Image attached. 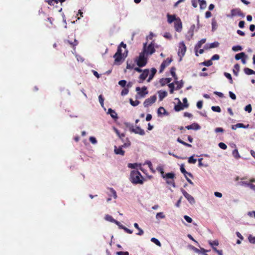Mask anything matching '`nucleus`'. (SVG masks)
Segmentation results:
<instances>
[{
  "instance_id": "37",
  "label": "nucleus",
  "mask_w": 255,
  "mask_h": 255,
  "mask_svg": "<svg viewBox=\"0 0 255 255\" xmlns=\"http://www.w3.org/2000/svg\"><path fill=\"white\" fill-rule=\"evenodd\" d=\"M172 60L171 58H167L166 60H164L162 62V63L164 64L165 66L167 67L170 64V63L172 62Z\"/></svg>"
},
{
  "instance_id": "56",
  "label": "nucleus",
  "mask_w": 255,
  "mask_h": 255,
  "mask_svg": "<svg viewBox=\"0 0 255 255\" xmlns=\"http://www.w3.org/2000/svg\"><path fill=\"white\" fill-rule=\"evenodd\" d=\"M184 218L188 223H191L192 222V218L189 217L188 216L185 215L184 216Z\"/></svg>"
},
{
  "instance_id": "20",
  "label": "nucleus",
  "mask_w": 255,
  "mask_h": 255,
  "mask_svg": "<svg viewBox=\"0 0 255 255\" xmlns=\"http://www.w3.org/2000/svg\"><path fill=\"white\" fill-rule=\"evenodd\" d=\"M156 72H157V70L155 68H151V73L149 75V76L147 80V81L148 82H149L153 79V78L154 77V75H155Z\"/></svg>"
},
{
  "instance_id": "26",
  "label": "nucleus",
  "mask_w": 255,
  "mask_h": 255,
  "mask_svg": "<svg viewBox=\"0 0 255 255\" xmlns=\"http://www.w3.org/2000/svg\"><path fill=\"white\" fill-rule=\"evenodd\" d=\"M240 65L239 64H236L234 65V69L233 70L234 74L237 76L238 75V73L240 71Z\"/></svg>"
},
{
  "instance_id": "30",
  "label": "nucleus",
  "mask_w": 255,
  "mask_h": 255,
  "mask_svg": "<svg viewBox=\"0 0 255 255\" xmlns=\"http://www.w3.org/2000/svg\"><path fill=\"white\" fill-rule=\"evenodd\" d=\"M200 1V7L201 9H203L206 7L207 4L206 1L205 0H198Z\"/></svg>"
},
{
  "instance_id": "44",
  "label": "nucleus",
  "mask_w": 255,
  "mask_h": 255,
  "mask_svg": "<svg viewBox=\"0 0 255 255\" xmlns=\"http://www.w3.org/2000/svg\"><path fill=\"white\" fill-rule=\"evenodd\" d=\"M212 27L213 30H215V29H216L217 27V22L214 19H213L212 21Z\"/></svg>"
},
{
  "instance_id": "52",
  "label": "nucleus",
  "mask_w": 255,
  "mask_h": 255,
  "mask_svg": "<svg viewBox=\"0 0 255 255\" xmlns=\"http://www.w3.org/2000/svg\"><path fill=\"white\" fill-rule=\"evenodd\" d=\"M127 81L125 80H121L119 82V84L122 87H125L126 85Z\"/></svg>"
},
{
  "instance_id": "17",
  "label": "nucleus",
  "mask_w": 255,
  "mask_h": 255,
  "mask_svg": "<svg viewBox=\"0 0 255 255\" xmlns=\"http://www.w3.org/2000/svg\"><path fill=\"white\" fill-rule=\"evenodd\" d=\"M167 21L169 23H171L173 21L175 22L177 17H176L175 15H171L170 14H167Z\"/></svg>"
},
{
  "instance_id": "13",
  "label": "nucleus",
  "mask_w": 255,
  "mask_h": 255,
  "mask_svg": "<svg viewBox=\"0 0 255 255\" xmlns=\"http://www.w3.org/2000/svg\"><path fill=\"white\" fill-rule=\"evenodd\" d=\"M187 129H195L198 130L200 128V126L196 123H193L190 125L187 126L185 127Z\"/></svg>"
},
{
  "instance_id": "59",
  "label": "nucleus",
  "mask_w": 255,
  "mask_h": 255,
  "mask_svg": "<svg viewBox=\"0 0 255 255\" xmlns=\"http://www.w3.org/2000/svg\"><path fill=\"white\" fill-rule=\"evenodd\" d=\"M192 6L196 8L198 5V0H192L191 1Z\"/></svg>"
},
{
  "instance_id": "64",
  "label": "nucleus",
  "mask_w": 255,
  "mask_h": 255,
  "mask_svg": "<svg viewBox=\"0 0 255 255\" xmlns=\"http://www.w3.org/2000/svg\"><path fill=\"white\" fill-rule=\"evenodd\" d=\"M118 255H129V253L128 252H117Z\"/></svg>"
},
{
  "instance_id": "61",
  "label": "nucleus",
  "mask_w": 255,
  "mask_h": 255,
  "mask_svg": "<svg viewBox=\"0 0 255 255\" xmlns=\"http://www.w3.org/2000/svg\"><path fill=\"white\" fill-rule=\"evenodd\" d=\"M229 94L230 97H231V98L232 99H233V100H236V96L232 92L230 91Z\"/></svg>"
},
{
  "instance_id": "57",
  "label": "nucleus",
  "mask_w": 255,
  "mask_h": 255,
  "mask_svg": "<svg viewBox=\"0 0 255 255\" xmlns=\"http://www.w3.org/2000/svg\"><path fill=\"white\" fill-rule=\"evenodd\" d=\"M175 71H176L175 67H172L171 68V69H170V73H171V75L172 76H175V74H176Z\"/></svg>"
},
{
  "instance_id": "47",
  "label": "nucleus",
  "mask_w": 255,
  "mask_h": 255,
  "mask_svg": "<svg viewBox=\"0 0 255 255\" xmlns=\"http://www.w3.org/2000/svg\"><path fill=\"white\" fill-rule=\"evenodd\" d=\"M249 241L251 243L255 244V237L250 235L248 238Z\"/></svg>"
},
{
  "instance_id": "11",
  "label": "nucleus",
  "mask_w": 255,
  "mask_h": 255,
  "mask_svg": "<svg viewBox=\"0 0 255 255\" xmlns=\"http://www.w3.org/2000/svg\"><path fill=\"white\" fill-rule=\"evenodd\" d=\"M181 192L190 203L194 204L195 203V200L194 198L191 195L188 194L184 189H182Z\"/></svg>"
},
{
  "instance_id": "5",
  "label": "nucleus",
  "mask_w": 255,
  "mask_h": 255,
  "mask_svg": "<svg viewBox=\"0 0 255 255\" xmlns=\"http://www.w3.org/2000/svg\"><path fill=\"white\" fill-rule=\"evenodd\" d=\"M135 90L137 92V95L140 98H144L148 94L147 88L145 86H143L141 88L137 87Z\"/></svg>"
},
{
  "instance_id": "58",
  "label": "nucleus",
  "mask_w": 255,
  "mask_h": 255,
  "mask_svg": "<svg viewBox=\"0 0 255 255\" xmlns=\"http://www.w3.org/2000/svg\"><path fill=\"white\" fill-rule=\"evenodd\" d=\"M121 228L124 229L127 233L128 234H132V230H130L128 229L127 228L122 226H121Z\"/></svg>"
},
{
  "instance_id": "42",
  "label": "nucleus",
  "mask_w": 255,
  "mask_h": 255,
  "mask_svg": "<svg viewBox=\"0 0 255 255\" xmlns=\"http://www.w3.org/2000/svg\"><path fill=\"white\" fill-rule=\"evenodd\" d=\"M236 127H238V128H249V125L248 124L247 126H245V125H244L242 123H238L236 125Z\"/></svg>"
},
{
  "instance_id": "45",
  "label": "nucleus",
  "mask_w": 255,
  "mask_h": 255,
  "mask_svg": "<svg viewBox=\"0 0 255 255\" xmlns=\"http://www.w3.org/2000/svg\"><path fill=\"white\" fill-rule=\"evenodd\" d=\"M232 50L234 51H238L242 50V47L240 45L234 46L232 47Z\"/></svg>"
},
{
  "instance_id": "36",
  "label": "nucleus",
  "mask_w": 255,
  "mask_h": 255,
  "mask_svg": "<svg viewBox=\"0 0 255 255\" xmlns=\"http://www.w3.org/2000/svg\"><path fill=\"white\" fill-rule=\"evenodd\" d=\"M201 64L206 66H210L213 64V62L212 61V60L210 59L207 61H205L204 62L201 63Z\"/></svg>"
},
{
  "instance_id": "28",
  "label": "nucleus",
  "mask_w": 255,
  "mask_h": 255,
  "mask_svg": "<svg viewBox=\"0 0 255 255\" xmlns=\"http://www.w3.org/2000/svg\"><path fill=\"white\" fill-rule=\"evenodd\" d=\"M166 183L168 185H171L173 187H175V183L174 179H165Z\"/></svg>"
},
{
  "instance_id": "62",
  "label": "nucleus",
  "mask_w": 255,
  "mask_h": 255,
  "mask_svg": "<svg viewBox=\"0 0 255 255\" xmlns=\"http://www.w3.org/2000/svg\"><path fill=\"white\" fill-rule=\"evenodd\" d=\"M214 251L216 252L219 255H223L222 250H219L216 248H213Z\"/></svg>"
},
{
  "instance_id": "43",
  "label": "nucleus",
  "mask_w": 255,
  "mask_h": 255,
  "mask_svg": "<svg viewBox=\"0 0 255 255\" xmlns=\"http://www.w3.org/2000/svg\"><path fill=\"white\" fill-rule=\"evenodd\" d=\"M188 161L189 163L195 164L197 161V159L195 158H194L193 156H191L189 158Z\"/></svg>"
},
{
  "instance_id": "25",
  "label": "nucleus",
  "mask_w": 255,
  "mask_h": 255,
  "mask_svg": "<svg viewBox=\"0 0 255 255\" xmlns=\"http://www.w3.org/2000/svg\"><path fill=\"white\" fill-rule=\"evenodd\" d=\"M244 71L245 73L248 75H252V74L255 75V71H254L253 70H252L251 69L247 68V67L244 68Z\"/></svg>"
},
{
  "instance_id": "38",
  "label": "nucleus",
  "mask_w": 255,
  "mask_h": 255,
  "mask_svg": "<svg viewBox=\"0 0 255 255\" xmlns=\"http://www.w3.org/2000/svg\"><path fill=\"white\" fill-rule=\"evenodd\" d=\"M151 241L159 247L161 246V244L160 242L157 239H156L155 238H152L151 239Z\"/></svg>"
},
{
  "instance_id": "9",
  "label": "nucleus",
  "mask_w": 255,
  "mask_h": 255,
  "mask_svg": "<svg viewBox=\"0 0 255 255\" xmlns=\"http://www.w3.org/2000/svg\"><path fill=\"white\" fill-rule=\"evenodd\" d=\"M149 71L148 69H144L142 73L139 75L138 82L139 83H142L144 80L146 79L149 75Z\"/></svg>"
},
{
  "instance_id": "31",
  "label": "nucleus",
  "mask_w": 255,
  "mask_h": 255,
  "mask_svg": "<svg viewBox=\"0 0 255 255\" xmlns=\"http://www.w3.org/2000/svg\"><path fill=\"white\" fill-rule=\"evenodd\" d=\"M157 113L159 115H165L166 114V111L163 107H160L158 109Z\"/></svg>"
},
{
  "instance_id": "60",
  "label": "nucleus",
  "mask_w": 255,
  "mask_h": 255,
  "mask_svg": "<svg viewBox=\"0 0 255 255\" xmlns=\"http://www.w3.org/2000/svg\"><path fill=\"white\" fill-rule=\"evenodd\" d=\"M219 58H220V56H219V55H218V54H215V55H214L212 57V58H211V60H212V61L213 60H219Z\"/></svg>"
},
{
  "instance_id": "50",
  "label": "nucleus",
  "mask_w": 255,
  "mask_h": 255,
  "mask_svg": "<svg viewBox=\"0 0 255 255\" xmlns=\"http://www.w3.org/2000/svg\"><path fill=\"white\" fill-rule=\"evenodd\" d=\"M128 93V88H124L121 92L122 96H125L127 95Z\"/></svg>"
},
{
  "instance_id": "1",
  "label": "nucleus",
  "mask_w": 255,
  "mask_h": 255,
  "mask_svg": "<svg viewBox=\"0 0 255 255\" xmlns=\"http://www.w3.org/2000/svg\"><path fill=\"white\" fill-rule=\"evenodd\" d=\"M130 181L135 184H142V176L138 170H132L130 174Z\"/></svg>"
},
{
  "instance_id": "6",
  "label": "nucleus",
  "mask_w": 255,
  "mask_h": 255,
  "mask_svg": "<svg viewBox=\"0 0 255 255\" xmlns=\"http://www.w3.org/2000/svg\"><path fill=\"white\" fill-rule=\"evenodd\" d=\"M156 96L153 95L150 98L146 99L143 102V105L145 107H148L149 106L153 104L156 100Z\"/></svg>"
},
{
  "instance_id": "40",
  "label": "nucleus",
  "mask_w": 255,
  "mask_h": 255,
  "mask_svg": "<svg viewBox=\"0 0 255 255\" xmlns=\"http://www.w3.org/2000/svg\"><path fill=\"white\" fill-rule=\"evenodd\" d=\"M165 216L164 215L163 212L157 213L156 215V218L157 219H164L165 218Z\"/></svg>"
},
{
  "instance_id": "15",
  "label": "nucleus",
  "mask_w": 255,
  "mask_h": 255,
  "mask_svg": "<svg viewBox=\"0 0 255 255\" xmlns=\"http://www.w3.org/2000/svg\"><path fill=\"white\" fill-rule=\"evenodd\" d=\"M171 81V78H161L159 80V83H160L161 86H165L166 84H169Z\"/></svg>"
},
{
  "instance_id": "34",
  "label": "nucleus",
  "mask_w": 255,
  "mask_h": 255,
  "mask_svg": "<svg viewBox=\"0 0 255 255\" xmlns=\"http://www.w3.org/2000/svg\"><path fill=\"white\" fill-rule=\"evenodd\" d=\"M129 103L133 107L137 106L139 103L140 102L138 100L133 101L132 99H129Z\"/></svg>"
},
{
  "instance_id": "55",
  "label": "nucleus",
  "mask_w": 255,
  "mask_h": 255,
  "mask_svg": "<svg viewBox=\"0 0 255 255\" xmlns=\"http://www.w3.org/2000/svg\"><path fill=\"white\" fill-rule=\"evenodd\" d=\"M157 170L160 173L162 177H163L165 174L163 168L160 167L157 168Z\"/></svg>"
},
{
  "instance_id": "29",
  "label": "nucleus",
  "mask_w": 255,
  "mask_h": 255,
  "mask_svg": "<svg viewBox=\"0 0 255 255\" xmlns=\"http://www.w3.org/2000/svg\"><path fill=\"white\" fill-rule=\"evenodd\" d=\"M105 219L107 220V221H110L111 222H114V223H116L117 225L119 224V222L117 221H116L115 219H114L113 218V217L110 216V215H107L106 216H105Z\"/></svg>"
},
{
  "instance_id": "21",
  "label": "nucleus",
  "mask_w": 255,
  "mask_h": 255,
  "mask_svg": "<svg viewBox=\"0 0 255 255\" xmlns=\"http://www.w3.org/2000/svg\"><path fill=\"white\" fill-rule=\"evenodd\" d=\"M162 178H163L164 179H171L174 180L175 174L173 172L165 173L164 175Z\"/></svg>"
},
{
  "instance_id": "48",
  "label": "nucleus",
  "mask_w": 255,
  "mask_h": 255,
  "mask_svg": "<svg viewBox=\"0 0 255 255\" xmlns=\"http://www.w3.org/2000/svg\"><path fill=\"white\" fill-rule=\"evenodd\" d=\"M212 110L216 112H221V108L219 106H213L211 108Z\"/></svg>"
},
{
  "instance_id": "35",
  "label": "nucleus",
  "mask_w": 255,
  "mask_h": 255,
  "mask_svg": "<svg viewBox=\"0 0 255 255\" xmlns=\"http://www.w3.org/2000/svg\"><path fill=\"white\" fill-rule=\"evenodd\" d=\"M224 76L230 80V83L231 84L233 83V81L232 79V76L230 73H227V72H225Z\"/></svg>"
},
{
  "instance_id": "4",
  "label": "nucleus",
  "mask_w": 255,
  "mask_h": 255,
  "mask_svg": "<svg viewBox=\"0 0 255 255\" xmlns=\"http://www.w3.org/2000/svg\"><path fill=\"white\" fill-rule=\"evenodd\" d=\"M186 49L187 48L184 42L183 41L180 42L178 51V55L180 57V61L182 60V57L184 56Z\"/></svg>"
},
{
  "instance_id": "16",
  "label": "nucleus",
  "mask_w": 255,
  "mask_h": 255,
  "mask_svg": "<svg viewBox=\"0 0 255 255\" xmlns=\"http://www.w3.org/2000/svg\"><path fill=\"white\" fill-rule=\"evenodd\" d=\"M114 151L116 154H120L123 156L124 155L125 152V151L122 149V147L121 146L118 148L117 146H115Z\"/></svg>"
},
{
  "instance_id": "23",
  "label": "nucleus",
  "mask_w": 255,
  "mask_h": 255,
  "mask_svg": "<svg viewBox=\"0 0 255 255\" xmlns=\"http://www.w3.org/2000/svg\"><path fill=\"white\" fill-rule=\"evenodd\" d=\"M246 57L247 55L244 52H241L235 55V59L236 60H239L242 59L243 58H246Z\"/></svg>"
},
{
  "instance_id": "46",
  "label": "nucleus",
  "mask_w": 255,
  "mask_h": 255,
  "mask_svg": "<svg viewBox=\"0 0 255 255\" xmlns=\"http://www.w3.org/2000/svg\"><path fill=\"white\" fill-rule=\"evenodd\" d=\"M219 43L218 42H214L210 44L209 48H213L219 46Z\"/></svg>"
},
{
  "instance_id": "7",
  "label": "nucleus",
  "mask_w": 255,
  "mask_h": 255,
  "mask_svg": "<svg viewBox=\"0 0 255 255\" xmlns=\"http://www.w3.org/2000/svg\"><path fill=\"white\" fill-rule=\"evenodd\" d=\"M130 131L134 132L135 134H138L140 135H143L145 134V132L143 129H141L139 127H136L135 128L133 126H131L129 128Z\"/></svg>"
},
{
  "instance_id": "54",
  "label": "nucleus",
  "mask_w": 255,
  "mask_h": 255,
  "mask_svg": "<svg viewBox=\"0 0 255 255\" xmlns=\"http://www.w3.org/2000/svg\"><path fill=\"white\" fill-rule=\"evenodd\" d=\"M99 100L101 106L103 107L104 99L101 95L99 96Z\"/></svg>"
},
{
  "instance_id": "10",
  "label": "nucleus",
  "mask_w": 255,
  "mask_h": 255,
  "mask_svg": "<svg viewBox=\"0 0 255 255\" xmlns=\"http://www.w3.org/2000/svg\"><path fill=\"white\" fill-rule=\"evenodd\" d=\"M231 15L232 16H234L236 15H239L242 17H244L245 15V14L242 11V10L239 8H234L231 10Z\"/></svg>"
},
{
  "instance_id": "8",
  "label": "nucleus",
  "mask_w": 255,
  "mask_h": 255,
  "mask_svg": "<svg viewBox=\"0 0 255 255\" xmlns=\"http://www.w3.org/2000/svg\"><path fill=\"white\" fill-rule=\"evenodd\" d=\"M174 28L176 31L181 32L182 29V23L179 17H177L174 22Z\"/></svg>"
},
{
  "instance_id": "19",
  "label": "nucleus",
  "mask_w": 255,
  "mask_h": 255,
  "mask_svg": "<svg viewBox=\"0 0 255 255\" xmlns=\"http://www.w3.org/2000/svg\"><path fill=\"white\" fill-rule=\"evenodd\" d=\"M180 171L184 174V176H186L187 175H189V177L192 178L193 176L191 173L188 172L186 171L184 168V165L182 164L180 166Z\"/></svg>"
},
{
  "instance_id": "33",
  "label": "nucleus",
  "mask_w": 255,
  "mask_h": 255,
  "mask_svg": "<svg viewBox=\"0 0 255 255\" xmlns=\"http://www.w3.org/2000/svg\"><path fill=\"white\" fill-rule=\"evenodd\" d=\"M232 154L235 158L238 159V158H240V155L239 153V152H238V150L237 149H234L233 151Z\"/></svg>"
},
{
  "instance_id": "22",
  "label": "nucleus",
  "mask_w": 255,
  "mask_h": 255,
  "mask_svg": "<svg viewBox=\"0 0 255 255\" xmlns=\"http://www.w3.org/2000/svg\"><path fill=\"white\" fill-rule=\"evenodd\" d=\"M159 99L160 101H162L165 97L167 95V93L164 91H159Z\"/></svg>"
},
{
  "instance_id": "27",
  "label": "nucleus",
  "mask_w": 255,
  "mask_h": 255,
  "mask_svg": "<svg viewBox=\"0 0 255 255\" xmlns=\"http://www.w3.org/2000/svg\"><path fill=\"white\" fill-rule=\"evenodd\" d=\"M133 226L136 229H137L138 230V232L136 233V235L141 236L143 234V231L139 227V226L137 223H135Z\"/></svg>"
},
{
  "instance_id": "2",
  "label": "nucleus",
  "mask_w": 255,
  "mask_h": 255,
  "mask_svg": "<svg viewBox=\"0 0 255 255\" xmlns=\"http://www.w3.org/2000/svg\"><path fill=\"white\" fill-rule=\"evenodd\" d=\"M146 45L147 42L143 44V50L141 52L143 53L146 56L151 55L155 52V49L152 42L149 44L148 46H146Z\"/></svg>"
},
{
  "instance_id": "3",
  "label": "nucleus",
  "mask_w": 255,
  "mask_h": 255,
  "mask_svg": "<svg viewBox=\"0 0 255 255\" xmlns=\"http://www.w3.org/2000/svg\"><path fill=\"white\" fill-rule=\"evenodd\" d=\"M147 62V56L141 52L137 60V65L139 67H142L146 65Z\"/></svg>"
},
{
  "instance_id": "12",
  "label": "nucleus",
  "mask_w": 255,
  "mask_h": 255,
  "mask_svg": "<svg viewBox=\"0 0 255 255\" xmlns=\"http://www.w3.org/2000/svg\"><path fill=\"white\" fill-rule=\"evenodd\" d=\"M189 106L188 104H183L180 101L178 102V103L175 106L174 110L179 112L184 109V108H187Z\"/></svg>"
},
{
  "instance_id": "63",
  "label": "nucleus",
  "mask_w": 255,
  "mask_h": 255,
  "mask_svg": "<svg viewBox=\"0 0 255 255\" xmlns=\"http://www.w3.org/2000/svg\"><path fill=\"white\" fill-rule=\"evenodd\" d=\"M203 106V102L202 101H198L197 103V107L198 109H201Z\"/></svg>"
},
{
  "instance_id": "14",
  "label": "nucleus",
  "mask_w": 255,
  "mask_h": 255,
  "mask_svg": "<svg viewBox=\"0 0 255 255\" xmlns=\"http://www.w3.org/2000/svg\"><path fill=\"white\" fill-rule=\"evenodd\" d=\"M124 56V54H119V55H117V53H115L114 55V58H115V63H117L122 60Z\"/></svg>"
},
{
  "instance_id": "39",
  "label": "nucleus",
  "mask_w": 255,
  "mask_h": 255,
  "mask_svg": "<svg viewBox=\"0 0 255 255\" xmlns=\"http://www.w3.org/2000/svg\"><path fill=\"white\" fill-rule=\"evenodd\" d=\"M205 42H206V39L205 38L202 39L197 44V45L196 46V48H200L202 46V44L205 43Z\"/></svg>"
},
{
  "instance_id": "41",
  "label": "nucleus",
  "mask_w": 255,
  "mask_h": 255,
  "mask_svg": "<svg viewBox=\"0 0 255 255\" xmlns=\"http://www.w3.org/2000/svg\"><path fill=\"white\" fill-rule=\"evenodd\" d=\"M209 243L210 245L213 248H215L214 246H217L219 245V242L218 240H215L213 241H209Z\"/></svg>"
},
{
  "instance_id": "51",
  "label": "nucleus",
  "mask_w": 255,
  "mask_h": 255,
  "mask_svg": "<svg viewBox=\"0 0 255 255\" xmlns=\"http://www.w3.org/2000/svg\"><path fill=\"white\" fill-rule=\"evenodd\" d=\"M110 190L112 194V195L113 196L114 198L115 199H116L117 198V193L116 191L112 188L110 189Z\"/></svg>"
},
{
  "instance_id": "24",
  "label": "nucleus",
  "mask_w": 255,
  "mask_h": 255,
  "mask_svg": "<svg viewBox=\"0 0 255 255\" xmlns=\"http://www.w3.org/2000/svg\"><path fill=\"white\" fill-rule=\"evenodd\" d=\"M108 113L110 114L111 117L114 119H117L118 116L115 111L112 109H108Z\"/></svg>"
},
{
  "instance_id": "49",
  "label": "nucleus",
  "mask_w": 255,
  "mask_h": 255,
  "mask_svg": "<svg viewBox=\"0 0 255 255\" xmlns=\"http://www.w3.org/2000/svg\"><path fill=\"white\" fill-rule=\"evenodd\" d=\"M219 146L220 147V148H221V149H226L227 148V146L226 145V144L225 143H224V142H220L219 143Z\"/></svg>"
},
{
  "instance_id": "18",
  "label": "nucleus",
  "mask_w": 255,
  "mask_h": 255,
  "mask_svg": "<svg viewBox=\"0 0 255 255\" xmlns=\"http://www.w3.org/2000/svg\"><path fill=\"white\" fill-rule=\"evenodd\" d=\"M65 42L69 44L74 50L75 49L76 46L78 44V41L76 39H74L73 42L70 41L69 40H66L65 41Z\"/></svg>"
},
{
  "instance_id": "32",
  "label": "nucleus",
  "mask_w": 255,
  "mask_h": 255,
  "mask_svg": "<svg viewBox=\"0 0 255 255\" xmlns=\"http://www.w3.org/2000/svg\"><path fill=\"white\" fill-rule=\"evenodd\" d=\"M175 83L177 85L175 88L177 90L180 89L183 86V82H182V80H181L180 81H176Z\"/></svg>"
},
{
  "instance_id": "53",
  "label": "nucleus",
  "mask_w": 255,
  "mask_h": 255,
  "mask_svg": "<svg viewBox=\"0 0 255 255\" xmlns=\"http://www.w3.org/2000/svg\"><path fill=\"white\" fill-rule=\"evenodd\" d=\"M245 110L246 111L248 112V113H251L252 112V106L250 104L247 105L246 106Z\"/></svg>"
}]
</instances>
